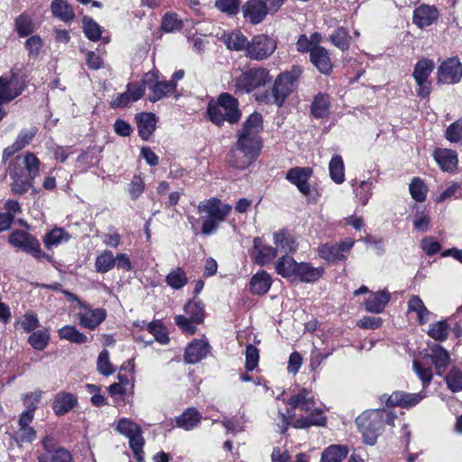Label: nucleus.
Segmentation results:
<instances>
[{"label":"nucleus","instance_id":"28","mask_svg":"<svg viewBox=\"0 0 462 462\" xmlns=\"http://www.w3.org/2000/svg\"><path fill=\"white\" fill-rule=\"evenodd\" d=\"M391 295L385 291L372 294L365 302V310L371 313H381L390 301Z\"/></svg>","mask_w":462,"mask_h":462},{"label":"nucleus","instance_id":"46","mask_svg":"<svg viewBox=\"0 0 462 462\" xmlns=\"http://www.w3.org/2000/svg\"><path fill=\"white\" fill-rule=\"evenodd\" d=\"M51 12L53 15L63 21H69L74 17L71 6L63 0H54L51 3Z\"/></svg>","mask_w":462,"mask_h":462},{"label":"nucleus","instance_id":"39","mask_svg":"<svg viewBox=\"0 0 462 462\" xmlns=\"http://www.w3.org/2000/svg\"><path fill=\"white\" fill-rule=\"evenodd\" d=\"M116 260L110 250H104L95 260L96 271L99 273H106L116 266Z\"/></svg>","mask_w":462,"mask_h":462},{"label":"nucleus","instance_id":"57","mask_svg":"<svg viewBox=\"0 0 462 462\" xmlns=\"http://www.w3.org/2000/svg\"><path fill=\"white\" fill-rule=\"evenodd\" d=\"M240 4V0H216L215 6L222 13L235 15L239 11Z\"/></svg>","mask_w":462,"mask_h":462},{"label":"nucleus","instance_id":"64","mask_svg":"<svg viewBox=\"0 0 462 462\" xmlns=\"http://www.w3.org/2000/svg\"><path fill=\"white\" fill-rule=\"evenodd\" d=\"M446 137L452 143L462 141V120L453 123L447 128Z\"/></svg>","mask_w":462,"mask_h":462},{"label":"nucleus","instance_id":"15","mask_svg":"<svg viewBox=\"0 0 462 462\" xmlns=\"http://www.w3.org/2000/svg\"><path fill=\"white\" fill-rule=\"evenodd\" d=\"M461 70L462 64L459 58H448L438 68V82L442 84H456L461 79Z\"/></svg>","mask_w":462,"mask_h":462},{"label":"nucleus","instance_id":"11","mask_svg":"<svg viewBox=\"0 0 462 462\" xmlns=\"http://www.w3.org/2000/svg\"><path fill=\"white\" fill-rule=\"evenodd\" d=\"M434 68V62L430 59H421L416 63L412 77L418 87L416 89L418 97L425 98L430 94L431 82L429 80V77Z\"/></svg>","mask_w":462,"mask_h":462},{"label":"nucleus","instance_id":"18","mask_svg":"<svg viewBox=\"0 0 462 462\" xmlns=\"http://www.w3.org/2000/svg\"><path fill=\"white\" fill-rule=\"evenodd\" d=\"M144 95L143 84L129 83L127 90L124 93L116 94L113 97L110 106L113 108H121L128 106L130 103L139 100Z\"/></svg>","mask_w":462,"mask_h":462},{"label":"nucleus","instance_id":"12","mask_svg":"<svg viewBox=\"0 0 462 462\" xmlns=\"http://www.w3.org/2000/svg\"><path fill=\"white\" fill-rule=\"evenodd\" d=\"M276 50V42L265 34L254 36L248 42L245 56L254 60L269 58Z\"/></svg>","mask_w":462,"mask_h":462},{"label":"nucleus","instance_id":"41","mask_svg":"<svg viewBox=\"0 0 462 462\" xmlns=\"http://www.w3.org/2000/svg\"><path fill=\"white\" fill-rule=\"evenodd\" d=\"M329 176L337 184H341L345 180V166L340 155H334L328 164Z\"/></svg>","mask_w":462,"mask_h":462},{"label":"nucleus","instance_id":"3","mask_svg":"<svg viewBox=\"0 0 462 462\" xmlns=\"http://www.w3.org/2000/svg\"><path fill=\"white\" fill-rule=\"evenodd\" d=\"M288 404L292 410L300 409L310 412L308 417L297 419L293 423L294 428L307 429L310 426L325 425L326 418L323 416L322 411L317 408L315 397L309 390L301 389L298 393L291 396Z\"/></svg>","mask_w":462,"mask_h":462},{"label":"nucleus","instance_id":"1","mask_svg":"<svg viewBox=\"0 0 462 462\" xmlns=\"http://www.w3.org/2000/svg\"><path fill=\"white\" fill-rule=\"evenodd\" d=\"M263 130V116L259 113L251 114L236 133V143L231 148L226 160L236 169H245L259 156L263 147L260 133Z\"/></svg>","mask_w":462,"mask_h":462},{"label":"nucleus","instance_id":"60","mask_svg":"<svg viewBox=\"0 0 462 462\" xmlns=\"http://www.w3.org/2000/svg\"><path fill=\"white\" fill-rule=\"evenodd\" d=\"M15 27L21 37L27 36L34 31L32 20L26 15H20L15 21Z\"/></svg>","mask_w":462,"mask_h":462},{"label":"nucleus","instance_id":"30","mask_svg":"<svg viewBox=\"0 0 462 462\" xmlns=\"http://www.w3.org/2000/svg\"><path fill=\"white\" fill-rule=\"evenodd\" d=\"M221 40L226 44V48L231 51H245L248 45L246 37L240 32H225Z\"/></svg>","mask_w":462,"mask_h":462},{"label":"nucleus","instance_id":"2","mask_svg":"<svg viewBox=\"0 0 462 462\" xmlns=\"http://www.w3.org/2000/svg\"><path fill=\"white\" fill-rule=\"evenodd\" d=\"M41 161L32 152H26L15 159V165L10 171L11 190L15 195H23L33 187L34 180L41 171Z\"/></svg>","mask_w":462,"mask_h":462},{"label":"nucleus","instance_id":"22","mask_svg":"<svg viewBox=\"0 0 462 462\" xmlns=\"http://www.w3.org/2000/svg\"><path fill=\"white\" fill-rule=\"evenodd\" d=\"M439 17V11L436 7L421 5L413 11V23L419 28L431 25Z\"/></svg>","mask_w":462,"mask_h":462},{"label":"nucleus","instance_id":"21","mask_svg":"<svg viewBox=\"0 0 462 462\" xmlns=\"http://www.w3.org/2000/svg\"><path fill=\"white\" fill-rule=\"evenodd\" d=\"M210 351L208 342L200 339L193 340L186 348L184 359L188 364H197L205 358Z\"/></svg>","mask_w":462,"mask_h":462},{"label":"nucleus","instance_id":"33","mask_svg":"<svg viewBox=\"0 0 462 462\" xmlns=\"http://www.w3.org/2000/svg\"><path fill=\"white\" fill-rule=\"evenodd\" d=\"M71 238L69 232L61 227H55L43 237V244L47 249H51L61 244L67 243Z\"/></svg>","mask_w":462,"mask_h":462},{"label":"nucleus","instance_id":"45","mask_svg":"<svg viewBox=\"0 0 462 462\" xmlns=\"http://www.w3.org/2000/svg\"><path fill=\"white\" fill-rule=\"evenodd\" d=\"M59 336L62 339L73 343L82 344L87 342V337L76 328L74 326H64L59 329Z\"/></svg>","mask_w":462,"mask_h":462},{"label":"nucleus","instance_id":"34","mask_svg":"<svg viewBox=\"0 0 462 462\" xmlns=\"http://www.w3.org/2000/svg\"><path fill=\"white\" fill-rule=\"evenodd\" d=\"M271 285V276L265 271L256 273L250 281V290L254 294L266 293Z\"/></svg>","mask_w":462,"mask_h":462},{"label":"nucleus","instance_id":"23","mask_svg":"<svg viewBox=\"0 0 462 462\" xmlns=\"http://www.w3.org/2000/svg\"><path fill=\"white\" fill-rule=\"evenodd\" d=\"M277 249L270 245H263L260 237L254 238L253 256L255 263L259 265H264L270 263L277 255Z\"/></svg>","mask_w":462,"mask_h":462},{"label":"nucleus","instance_id":"47","mask_svg":"<svg viewBox=\"0 0 462 462\" xmlns=\"http://www.w3.org/2000/svg\"><path fill=\"white\" fill-rule=\"evenodd\" d=\"M50 333L48 329L33 331L29 338V344L36 350H43L49 344Z\"/></svg>","mask_w":462,"mask_h":462},{"label":"nucleus","instance_id":"32","mask_svg":"<svg viewBox=\"0 0 462 462\" xmlns=\"http://www.w3.org/2000/svg\"><path fill=\"white\" fill-rule=\"evenodd\" d=\"M323 272V268H315L308 263H298L295 276L301 282H314L322 276Z\"/></svg>","mask_w":462,"mask_h":462},{"label":"nucleus","instance_id":"53","mask_svg":"<svg viewBox=\"0 0 462 462\" xmlns=\"http://www.w3.org/2000/svg\"><path fill=\"white\" fill-rule=\"evenodd\" d=\"M83 30L85 35L91 41L96 42L101 37L100 26L91 18H83Z\"/></svg>","mask_w":462,"mask_h":462},{"label":"nucleus","instance_id":"63","mask_svg":"<svg viewBox=\"0 0 462 462\" xmlns=\"http://www.w3.org/2000/svg\"><path fill=\"white\" fill-rule=\"evenodd\" d=\"M25 49L29 52L30 57H37L43 46L42 40L38 35H32L25 42Z\"/></svg>","mask_w":462,"mask_h":462},{"label":"nucleus","instance_id":"17","mask_svg":"<svg viewBox=\"0 0 462 462\" xmlns=\"http://www.w3.org/2000/svg\"><path fill=\"white\" fill-rule=\"evenodd\" d=\"M423 398L424 395L421 393H410L405 392H394L390 396L383 394L380 397V401L384 403L386 407L401 406L408 409L415 406Z\"/></svg>","mask_w":462,"mask_h":462},{"label":"nucleus","instance_id":"35","mask_svg":"<svg viewBox=\"0 0 462 462\" xmlns=\"http://www.w3.org/2000/svg\"><path fill=\"white\" fill-rule=\"evenodd\" d=\"M200 420L201 415L198 410L195 408H189L177 418L176 423L178 427L185 430H190L194 429Z\"/></svg>","mask_w":462,"mask_h":462},{"label":"nucleus","instance_id":"50","mask_svg":"<svg viewBox=\"0 0 462 462\" xmlns=\"http://www.w3.org/2000/svg\"><path fill=\"white\" fill-rule=\"evenodd\" d=\"M16 326L26 333H32L39 327L37 315L32 312L25 313L16 322Z\"/></svg>","mask_w":462,"mask_h":462},{"label":"nucleus","instance_id":"31","mask_svg":"<svg viewBox=\"0 0 462 462\" xmlns=\"http://www.w3.org/2000/svg\"><path fill=\"white\" fill-rule=\"evenodd\" d=\"M273 243L277 251L280 250L284 253H294L298 247L295 239L285 230L273 234Z\"/></svg>","mask_w":462,"mask_h":462},{"label":"nucleus","instance_id":"26","mask_svg":"<svg viewBox=\"0 0 462 462\" xmlns=\"http://www.w3.org/2000/svg\"><path fill=\"white\" fill-rule=\"evenodd\" d=\"M78 403L77 397L66 392L59 393L52 404L53 411L56 415H64L73 409Z\"/></svg>","mask_w":462,"mask_h":462},{"label":"nucleus","instance_id":"10","mask_svg":"<svg viewBox=\"0 0 462 462\" xmlns=\"http://www.w3.org/2000/svg\"><path fill=\"white\" fill-rule=\"evenodd\" d=\"M43 452L38 456V462H73L71 453L57 445L55 439L47 435L42 439Z\"/></svg>","mask_w":462,"mask_h":462},{"label":"nucleus","instance_id":"58","mask_svg":"<svg viewBox=\"0 0 462 462\" xmlns=\"http://www.w3.org/2000/svg\"><path fill=\"white\" fill-rule=\"evenodd\" d=\"M259 362V350L253 345H248L245 349V369L249 372L254 371Z\"/></svg>","mask_w":462,"mask_h":462},{"label":"nucleus","instance_id":"62","mask_svg":"<svg viewBox=\"0 0 462 462\" xmlns=\"http://www.w3.org/2000/svg\"><path fill=\"white\" fill-rule=\"evenodd\" d=\"M37 133L36 127H31L29 129H23L19 133L14 143L21 150L31 143Z\"/></svg>","mask_w":462,"mask_h":462},{"label":"nucleus","instance_id":"24","mask_svg":"<svg viewBox=\"0 0 462 462\" xmlns=\"http://www.w3.org/2000/svg\"><path fill=\"white\" fill-rule=\"evenodd\" d=\"M311 63L323 74H329L332 71V62L328 51L324 47H317L310 56Z\"/></svg>","mask_w":462,"mask_h":462},{"label":"nucleus","instance_id":"52","mask_svg":"<svg viewBox=\"0 0 462 462\" xmlns=\"http://www.w3.org/2000/svg\"><path fill=\"white\" fill-rule=\"evenodd\" d=\"M129 439V444L130 448H132L134 458L137 460V462H143V445H144V439L142 436L141 430L135 433L134 435L131 436Z\"/></svg>","mask_w":462,"mask_h":462},{"label":"nucleus","instance_id":"6","mask_svg":"<svg viewBox=\"0 0 462 462\" xmlns=\"http://www.w3.org/2000/svg\"><path fill=\"white\" fill-rule=\"evenodd\" d=\"M388 417V423L392 424L393 417L386 413L384 410L365 411L356 419V423L359 431L362 433L365 442L374 445L377 437L381 434L384 417Z\"/></svg>","mask_w":462,"mask_h":462},{"label":"nucleus","instance_id":"56","mask_svg":"<svg viewBox=\"0 0 462 462\" xmlns=\"http://www.w3.org/2000/svg\"><path fill=\"white\" fill-rule=\"evenodd\" d=\"M410 193L416 201L421 202L426 199L427 187L421 180L414 178L410 184Z\"/></svg>","mask_w":462,"mask_h":462},{"label":"nucleus","instance_id":"37","mask_svg":"<svg viewBox=\"0 0 462 462\" xmlns=\"http://www.w3.org/2000/svg\"><path fill=\"white\" fill-rule=\"evenodd\" d=\"M408 311L415 312L417 314L418 321L421 325L428 322V317L430 314L422 300L417 295H412L408 300Z\"/></svg>","mask_w":462,"mask_h":462},{"label":"nucleus","instance_id":"51","mask_svg":"<svg viewBox=\"0 0 462 462\" xmlns=\"http://www.w3.org/2000/svg\"><path fill=\"white\" fill-rule=\"evenodd\" d=\"M36 430L32 427H18L14 431V440L17 444L32 443L36 439Z\"/></svg>","mask_w":462,"mask_h":462},{"label":"nucleus","instance_id":"48","mask_svg":"<svg viewBox=\"0 0 462 462\" xmlns=\"http://www.w3.org/2000/svg\"><path fill=\"white\" fill-rule=\"evenodd\" d=\"M449 327L446 321H437L430 325L428 335L437 341H445L448 336Z\"/></svg>","mask_w":462,"mask_h":462},{"label":"nucleus","instance_id":"54","mask_svg":"<svg viewBox=\"0 0 462 462\" xmlns=\"http://www.w3.org/2000/svg\"><path fill=\"white\" fill-rule=\"evenodd\" d=\"M97 365L98 372L103 375L107 376L115 372V368L109 361V353L106 349L100 352L97 357Z\"/></svg>","mask_w":462,"mask_h":462},{"label":"nucleus","instance_id":"19","mask_svg":"<svg viewBox=\"0 0 462 462\" xmlns=\"http://www.w3.org/2000/svg\"><path fill=\"white\" fill-rule=\"evenodd\" d=\"M312 174V170L309 167H295L289 170L286 173V179L299 189L304 194L310 193V187L308 183L309 179Z\"/></svg>","mask_w":462,"mask_h":462},{"label":"nucleus","instance_id":"5","mask_svg":"<svg viewBox=\"0 0 462 462\" xmlns=\"http://www.w3.org/2000/svg\"><path fill=\"white\" fill-rule=\"evenodd\" d=\"M207 111L210 120L218 126L225 122L237 123L242 116L237 99L228 93H222L216 102H209Z\"/></svg>","mask_w":462,"mask_h":462},{"label":"nucleus","instance_id":"43","mask_svg":"<svg viewBox=\"0 0 462 462\" xmlns=\"http://www.w3.org/2000/svg\"><path fill=\"white\" fill-rule=\"evenodd\" d=\"M430 358L436 367L437 374L441 375V369L446 368L449 363L448 352L440 346H435L431 349Z\"/></svg>","mask_w":462,"mask_h":462},{"label":"nucleus","instance_id":"8","mask_svg":"<svg viewBox=\"0 0 462 462\" xmlns=\"http://www.w3.org/2000/svg\"><path fill=\"white\" fill-rule=\"evenodd\" d=\"M272 78L269 70L263 68L250 69L243 72L236 79V88L244 93H250L253 90L269 83Z\"/></svg>","mask_w":462,"mask_h":462},{"label":"nucleus","instance_id":"36","mask_svg":"<svg viewBox=\"0 0 462 462\" xmlns=\"http://www.w3.org/2000/svg\"><path fill=\"white\" fill-rule=\"evenodd\" d=\"M330 107L329 97L324 93L315 96L311 104V114L316 118H323L328 115Z\"/></svg>","mask_w":462,"mask_h":462},{"label":"nucleus","instance_id":"42","mask_svg":"<svg viewBox=\"0 0 462 462\" xmlns=\"http://www.w3.org/2000/svg\"><path fill=\"white\" fill-rule=\"evenodd\" d=\"M347 453L346 446L331 445L323 451L321 459L323 462H341Z\"/></svg>","mask_w":462,"mask_h":462},{"label":"nucleus","instance_id":"55","mask_svg":"<svg viewBox=\"0 0 462 462\" xmlns=\"http://www.w3.org/2000/svg\"><path fill=\"white\" fill-rule=\"evenodd\" d=\"M445 379L448 387L452 392H458L462 390V371L460 369L453 367Z\"/></svg>","mask_w":462,"mask_h":462},{"label":"nucleus","instance_id":"9","mask_svg":"<svg viewBox=\"0 0 462 462\" xmlns=\"http://www.w3.org/2000/svg\"><path fill=\"white\" fill-rule=\"evenodd\" d=\"M139 83L143 84L144 88L147 87L150 89L148 99L153 103L173 93L177 87L173 81H159L156 71L147 72Z\"/></svg>","mask_w":462,"mask_h":462},{"label":"nucleus","instance_id":"4","mask_svg":"<svg viewBox=\"0 0 462 462\" xmlns=\"http://www.w3.org/2000/svg\"><path fill=\"white\" fill-rule=\"evenodd\" d=\"M232 210L229 204L223 203L217 198H210L199 203L198 212L205 214L201 232L206 236L214 234Z\"/></svg>","mask_w":462,"mask_h":462},{"label":"nucleus","instance_id":"27","mask_svg":"<svg viewBox=\"0 0 462 462\" xmlns=\"http://www.w3.org/2000/svg\"><path fill=\"white\" fill-rule=\"evenodd\" d=\"M79 324L83 328L88 329H95L100 325L106 317V312L104 309L88 310L84 313H79Z\"/></svg>","mask_w":462,"mask_h":462},{"label":"nucleus","instance_id":"61","mask_svg":"<svg viewBox=\"0 0 462 462\" xmlns=\"http://www.w3.org/2000/svg\"><path fill=\"white\" fill-rule=\"evenodd\" d=\"M413 370L422 382L423 387H427L432 380V372L430 368L422 366L418 361H413Z\"/></svg>","mask_w":462,"mask_h":462},{"label":"nucleus","instance_id":"29","mask_svg":"<svg viewBox=\"0 0 462 462\" xmlns=\"http://www.w3.org/2000/svg\"><path fill=\"white\" fill-rule=\"evenodd\" d=\"M136 119L139 135L143 140H148L155 130V116L152 113H142Z\"/></svg>","mask_w":462,"mask_h":462},{"label":"nucleus","instance_id":"16","mask_svg":"<svg viewBox=\"0 0 462 462\" xmlns=\"http://www.w3.org/2000/svg\"><path fill=\"white\" fill-rule=\"evenodd\" d=\"M23 88V83L14 73L0 77V104L12 101L22 94Z\"/></svg>","mask_w":462,"mask_h":462},{"label":"nucleus","instance_id":"20","mask_svg":"<svg viewBox=\"0 0 462 462\" xmlns=\"http://www.w3.org/2000/svg\"><path fill=\"white\" fill-rule=\"evenodd\" d=\"M244 17L253 24L262 23L266 15L270 14L267 7L261 0H248L243 5Z\"/></svg>","mask_w":462,"mask_h":462},{"label":"nucleus","instance_id":"14","mask_svg":"<svg viewBox=\"0 0 462 462\" xmlns=\"http://www.w3.org/2000/svg\"><path fill=\"white\" fill-rule=\"evenodd\" d=\"M9 243L35 258H48V255L42 252L39 241L29 233L23 230H15L9 236Z\"/></svg>","mask_w":462,"mask_h":462},{"label":"nucleus","instance_id":"25","mask_svg":"<svg viewBox=\"0 0 462 462\" xmlns=\"http://www.w3.org/2000/svg\"><path fill=\"white\" fill-rule=\"evenodd\" d=\"M434 159L443 171H452L457 166V152L448 149H437Z\"/></svg>","mask_w":462,"mask_h":462},{"label":"nucleus","instance_id":"44","mask_svg":"<svg viewBox=\"0 0 462 462\" xmlns=\"http://www.w3.org/2000/svg\"><path fill=\"white\" fill-rule=\"evenodd\" d=\"M166 283L174 290H180L188 283L184 270L180 267L172 269L166 276Z\"/></svg>","mask_w":462,"mask_h":462},{"label":"nucleus","instance_id":"7","mask_svg":"<svg viewBox=\"0 0 462 462\" xmlns=\"http://www.w3.org/2000/svg\"><path fill=\"white\" fill-rule=\"evenodd\" d=\"M302 73L299 66H294L290 70L282 72L274 80L272 88L273 104L282 106L286 98L294 91L298 79Z\"/></svg>","mask_w":462,"mask_h":462},{"label":"nucleus","instance_id":"49","mask_svg":"<svg viewBox=\"0 0 462 462\" xmlns=\"http://www.w3.org/2000/svg\"><path fill=\"white\" fill-rule=\"evenodd\" d=\"M330 42L341 51H346L350 45V36L346 28H337L330 36Z\"/></svg>","mask_w":462,"mask_h":462},{"label":"nucleus","instance_id":"59","mask_svg":"<svg viewBox=\"0 0 462 462\" xmlns=\"http://www.w3.org/2000/svg\"><path fill=\"white\" fill-rule=\"evenodd\" d=\"M116 430L119 433L126 436L127 438H130L131 436L140 431L141 428L134 421L125 418L118 421Z\"/></svg>","mask_w":462,"mask_h":462},{"label":"nucleus","instance_id":"13","mask_svg":"<svg viewBox=\"0 0 462 462\" xmlns=\"http://www.w3.org/2000/svg\"><path fill=\"white\" fill-rule=\"evenodd\" d=\"M355 245L352 238H346L339 243H325L319 246V255L328 263H337L346 259Z\"/></svg>","mask_w":462,"mask_h":462},{"label":"nucleus","instance_id":"40","mask_svg":"<svg viewBox=\"0 0 462 462\" xmlns=\"http://www.w3.org/2000/svg\"><path fill=\"white\" fill-rule=\"evenodd\" d=\"M184 311L194 323L199 324L203 322L205 318L204 305L196 297L185 305Z\"/></svg>","mask_w":462,"mask_h":462},{"label":"nucleus","instance_id":"38","mask_svg":"<svg viewBox=\"0 0 462 462\" xmlns=\"http://www.w3.org/2000/svg\"><path fill=\"white\" fill-rule=\"evenodd\" d=\"M298 263L289 255H283L275 263V270L278 274L284 278L295 275Z\"/></svg>","mask_w":462,"mask_h":462}]
</instances>
